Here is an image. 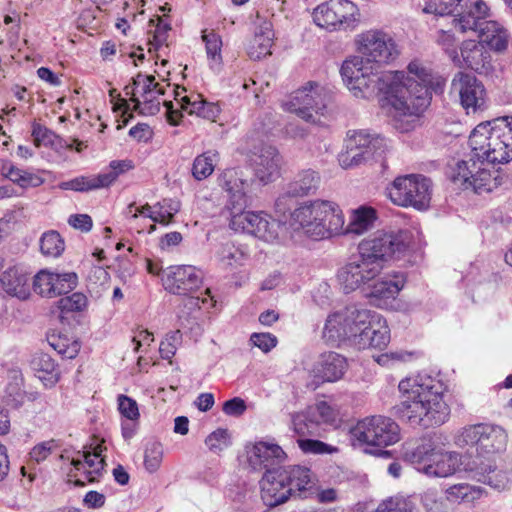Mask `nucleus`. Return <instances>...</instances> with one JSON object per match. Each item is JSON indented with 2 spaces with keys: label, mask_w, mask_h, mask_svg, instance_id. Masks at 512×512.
I'll use <instances>...</instances> for the list:
<instances>
[{
  "label": "nucleus",
  "mask_w": 512,
  "mask_h": 512,
  "mask_svg": "<svg viewBox=\"0 0 512 512\" xmlns=\"http://www.w3.org/2000/svg\"><path fill=\"white\" fill-rule=\"evenodd\" d=\"M156 21H157V24L153 31V39L149 40V43L151 45H154L155 48L157 49L158 47L166 44V41L168 39V33H169L171 27H170L169 23L165 22L160 17H157ZM154 22H155V20L151 19L149 21V24L152 25V24H154Z\"/></svg>",
  "instance_id": "0e129e2a"
},
{
  "label": "nucleus",
  "mask_w": 512,
  "mask_h": 512,
  "mask_svg": "<svg viewBox=\"0 0 512 512\" xmlns=\"http://www.w3.org/2000/svg\"><path fill=\"white\" fill-rule=\"evenodd\" d=\"M87 305V298L82 293H73L70 296L62 297L58 301V308L61 313L79 312Z\"/></svg>",
  "instance_id": "864d4df0"
},
{
  "label": "nucleus",
  "mask_w": 512,
  "mask_h": 512,
  "mask_svg": "<svg viewBox=\"0 0 512 512\" xmlns=\"http://www.w3.org/2000/svg\"><path fill=\"white\" fill-rule=\"evenodd\" d=\"M218 161V153L216 151H206L198 155L192 165V175L198 180L208 178L214 171Z\"/></svg>",
  "instance_id": "de8ad7c7"
},
{
  "label": "nucleus",
  "mask_w": 512,
  "mask_h": 512,
  "mask_svg": "<svg viewBox=\"0 0 512 512\" xmlns=\"http://www.w3.org/2000/svg\"><path fill=\"white\" fill-rule=\"evenodd\" d=\"M124 92L127 96H130V101L134 103V109L144 115H155L160 111L161 102L159 97L165 93L162 87L151 92H145V95L139 98L137 93L134 92V88H130L129 85L124 88Z\"/></svg>",
  "instance_id": "c9c22d12"
},
{
  "label": "nucleus",
  "mask_w": 512,
  "mask_h": 512,
  "mask_svg": "<svg viewBox=\"0 0 512 512\" xmlns=\"http://www.w3.org/2000/svg\"><path fill=\"white\" fill-rule=\"evenodd\" d=\"M393 75L392 83H387L379 96L382 105H389L395 115L420 117L431 102L430 88L435 79L431 69L414 60L407 67V75L403 71H393Z\"/></svg>",
  "instance_id": "7ed1b4c3"
},
{
  "label": "nucleus",
  "mask_w": 512,
  "mask_h": 512,
  "mask_svg": "<svg viewBox=\"0 0 512 512\" xmlns=\"http://www.w3.org/2000/svg\"><path fill=\"white\" fill-rule=\"evenodd\" d=\"M337 413L327 402L321 401L309 406L304 412L292 415L293 430L299 436L314 434V429L320 424L335 422Z\"/></svg>",
  "instance_id": "a211bd4d"
},
{
  "label": "nucleus",
  "mask_w": 512,
  "mask_h": 512,
  "mask_svg": "<svg viewBox=\"0 0 512 512\" xmlns=\"http://www.w3.org/2000/svg\"><path fill=\"white\" fill-rule=\"evenodd\" d=\"M319 176L313 170H304L300 172L295 179L288 185V194L293 197L305 196L316 190L319 184Z\"/></svg>",
  "instance_id": "79ce46f5"
},
{
  "label": "nucleus",
  "mask_w": 512,
  "mask_h": 512,
  "mask_svg": "<svg viewBox=\"0 0 512 512\" xmlns=\"http://www.w3.org/2000/svg\"><path fill=\"white\" fill-rule=\"evenodd\" d=\"M274 44V30L270 21H261L250 40L247 53L253 60H260L272 54V46Z\"/></svg>",
  "instance_id": "c756f323"
},
{
  "label": "nucleus",
  "mask_w": 512,
  "mask_h": 512,
  "mask_svg": "<svg viewBox=\"0 0 512 512\" xmlns=\"http://www.w3.org/2000/svg\"><path fill=\"white\" fill-rule=\"evenodd\" d=\"M153 208L155 213L147 214L148 218L154 223H160L164 226L173 222L175 214L180 210V202L173 199H163L157 202Z\"/></svg>",
  "instance_id": "49530a36"
},
{
  "label": "nucleus",
  "mask_w": 512,
  "mask_h": 512,
  "mask_svg": "<svg viewBox=\"0 0 512 512\" xmlns=\"http://www.w3.org/2000/svg\"><path fill=\"white\" fill-rule=\"evenodd\" d=\"M477 166L478 163L473 160L459 162L455 169L454 180L462 181L464 184L470 186Z\"/></svg>",
  "instance_id": "69168bd1"
},
{
  "label": "nucleus",
  "mask_w": 512,
  "mask_h": 512,
  "mask_svg": "<svg viewBox=\"0 0 512 512\" xmlns=\"http://www.w3.org/2000/svg\"><path fill=\"white\" fill-rule=\"evenodd\" d=\"M246 206H229L230 209V227L239 232L254 234L256 223L259 219V212L245 211Z\"/></svg>",
  "instance_id": "ea45409f"
},
{
  "label": "nucleus",
  "mask_w": 512,
  "mask_h": 512,
  "mask_svg": "<svg viewBox=\"0 0 512 512\" xmlns=\"http://www.w3.org/2000/svg\"><path fill=\"white\" fill-rule=\"evenodd\" d=\"M469 145L478 159L488 163H508L512 160V118L477 125L470 134Z\"/></svg>",
  "instance_id": "39448f33"
},
{
  "label": "nucleus",
  "mask_w": 512,
  "mask_h": 512,
  "mask_svg": "<svg viewBox=\"0 0 512 512\" xmlns=\"http://www.w3.org/2000/svg\"><path fill=\"white\" fill-rule=\"evenodd\" d=\"M480 42L496 53H503L508 49L511 35L508 29L498 21H485L483 27L477 32Z\"/></svg>",
  "instance_id": "7c9ffc66"
},
{
  "label": "nucleus",
  "mask_w": 512,
  "mask_h": 512,
  "mask_svg": "<svg viewBox=\"0 0 512 512\" xmlns=\"http://www.w3.org/2000/svg\"><path fill=\"white\" fill-rule=\"evenodd\" d=\"M404 457L416 469L429 477L446 478L454 475L462 464L461 455L455 451H445L431 440L425 441Z\"/></svg>",
  "instance_id": "6e6552de"
},
{
  "label": "nucleus",
  "mask_w": 512,
  "mask_h": 512,
  "mask_svg": "<svg viewBox=\"0 0 512 512\" xmlns=\"http://www.w3.org/2000/svg\"><path fill=\"white\" fill-rule=\"evenodd\" d=\"M58 447L59 445L54 439L38 443L30 451V458L40 463L46 460Z\"/></svg>",
  "instance_id": "680f3d73"
},
{
  "label": "nucleus",
  "mask_w": 512,
  "mask_h": 512,
  "mask_svg": "<svg viewBox=\"0 0 512 512\" xmlns=\"http://www.w3.org/2000/svg\"><path fill=\"white\" fill-rule=\"evenodd\" d=\"M406 278L403 273L393 272L377 278L367 287V295L378 301L382 306L389 300H394L403 289Z\"/></svg>",
  "instance_id": "5701e85b"
},
{
  "label": "nucleus",
  "mask_w": 512,
  "mask_h": 512,
  "mask_svg": "<svg viewBox=\"0 0 512 512\" xmlns=\"http://www.w3.org/2000/svg\"><path fill=\"white\" fill-rule=\"evenodd\" d=\"M130 88H134V92L141 98L145 95V92H151L162 87L155 81L154 76L139 73L133 78V84Z\"/></svg>",
  "instance_id": "4d7b16f0"
},
{
  "label": "nucleus",
  "mask_w": 512,
  "mask_h": 512,
  "mask_svg": "<svg viewBox=\"0 0 512 512\" xmlns=\"http://www.w3.org/2000/svg\"><path fill=\"white\" fill-rule=\"evenodd\" d=\"M407 248L406 232L377 231L362 239L357 252L339 269V284L346 293L367 288L381 275L385 263L400 258Z\"/></svg>",
  "instance_id": "f257e3e1"
},
{
  "label": "nucleus",
  "mask_w": 512,
  "mask_h": 512,
  "mask_svg": "<svg viewBox=\"0 0 512 512\" xmlns=\"http://www.w3.org/2000/svg\"><path fill=\"white\" fill-rule=\"evenodd\" d=\"M399 411L412 425L424 428L442 425L448 420L450 409L444 401L442 387L429 376L408 377L400 381Z\"/></svg>",
  "instance_id": "f03ea898"
},
{
  "label": "nucleus",
  "mask_w": 512,
  "mask_h": 512,
  "mask_svg": "<svg viewBox=\"0 0 512 512\" xmlns=\"http://www.w3.org/2000/svg\"><path fill=\"white\" fill-rule=\"evenodd\" d=\"M31 368L45 386H53L60 379V372L50 355L38 353L31 360Z\"/></svg>",
  "instance_id": "f704fd0d"
},
{
  "label": "nucleus",
  "mask_w": 512,
  "mask_h": 512,
  "mask_svg": "<svg viewBox=\"0 0 512 512\" xmlns=\"http://www.w3.org/2000/svg\"><path fill=\"white\" fill-rule=\"evenodd\" d=\"M2 175L21 188H36L44 183L40 174L20 169L11 162H4L1 168Z\"/></svg>",
  "instance_id": "58836bf2"
},
{
  "label": "nucleus",
  "mask_w": 512,
  "mask_h": 512,
  "mask_svg": "<svg viewBox=\"0 0 512 512\" xmlns=\"http://www.w3.org/2000/svg\"><path fill=\"white\" fill-rule=\"evenodd\" d=\"M355 45L359 55L378 68L393 62L399 55L393 37L379 29L360 33L355 39Z\"/></svg>",
  "instance_id": "f8f14e48"
},
{
  "label": "nucleus",
  "mask_w": 512,
  "mask_h": 512,
  "mask_svg": "<svg viewBox=\"0 0 512 512\" xmlns=\"http://www.w3.org/2000/svg\"><path fill=\"white\" fill-rule=\"evenodd\" d=\"M351 1L330 0L318 5L312 13L314 23L324 29L334 31L349 24L348 9H351Z\"/></svg>",
  "instance_id": "6ab92c4d"
},
{
  "label": "nucleus",
  "mask_w": 512,
  "mask_h": 512,
  "mask_svg": "<svg viewBox=\"0 0 512 512\" xmlns=\"http://www.w3.org/2000/svg\"><path fill=\"white\" fill-rule=\"evenodd\" d=\"M456 2L455 0L443 1V0H429L426 3L424 12L435 14L439 16L452 15L455 18Z\"/></svg>",
  "instance_id": "bf43d9fd"
},
{
  "label": "nucleus",
  "mask_w": 512,
  "mask_h": 512,
  "mask_svg": "<svg viewBox=\"0 0 512 512\" xmlns=\"http://www.w3.org/2000/svg\"><path fill=\"white\" fill-rule=\"evenodd\" d=\"M202 278L201 271L195 266L177 265L164 272L162 282L168 292L188 296L200 288Z\"/></svg>",
  "instance_id": "dca6fc26"
},
{
  "label": "nucleus",
  "mask_w": 512,
  "mask_h": 512,
  "mask_svg": "<svg viewBox=\"0 0 512 512\" xmlns=\"http://www.w3.org/2000/svg\"><path fill=\"white\" fill-rule=\"evenodd\" d=\"M385 149L383 138L363 130L355 131L348 139L347 150L339 156V163L345 169L358 166L375 156H381Z\"/></svg>",
  "instance_id": "4468645a"
},
{
  "label": "nucleus",
  "mask_w": 512,
  "mask_h": 512,
  "mask_svg": "<svg viewBox=\"0 0 512 512\" xmlns=\"http://www.w3.org/2000/svg\"><path fill=\"white\" fill-rule=\"evenodd\" d=\"M322 338L331 344L347 340L345 309L328 315L322 330Z\"/></svg>",
  "instance_id": "4c0bfd02"
},
{
  "label": "nucleus",
  "mask_w": 512,
  "mask_h": 512,
  "mask_svg": "<svg viewBox=\"0 0 512 512\" xmlns=\"http://www.w3.org/2000/svg\"><path fill=\"white\" fill-rule=\"evenodd\" d=\"M47 340L49 345L64 358L73 359L80 351L79 342L66 334L52 332L48 335Z\"/></svg>",
  "instance_id": "37998d69"
},
{
  "label": "nucleus",
  "mask_w": 512,
  "mask_h": 512,
  "mask_svg": "<svg viewBox=\"0 0 512 512\" xmlns=\"http://www.w3.org/2000/svg\"><path fill=\"white\" fill-rule=\"evenodd\" d=\"M112 183L113 176L110 175L80 176L69 181L59 183L58 187L61 190L86 192L94 189L108 187Z\"/></svg>",
  "instance_id": "e433bc0d"
},
{
  "label": "nucleus",
  "mask_w": 512,
  "mask_h": 512,
  "mask_svg": "<svg viewBox=\"0 0 512 512\" xmlns=\"http://www.w3.org/2000/svg\"><path fill=\"white\" fill-rule=\"evenodd\" d=\"M28 277L17 267H9L0 276V284L3 290L19 299H26L29 296Z\"/></svg>",
  "instance_id": "473e14b6"
},
{
  "label": "nucleus",
  "mask_w": 512,
  "mask_h": 512,
  "mask_svg": "<svg viewBox=\"0 0 512 512\" xmlns=\"http://www.w3.org/2000/svg\"><path fill=\"white\" fill-rule=\"evenodd\" d=\"M247 458L253 469L260 470L282 462L286 454L279 445L261 441L247 447Z\"/></svg>",
  "instance_id": "bb28decb"
},
{
  "label": "nucleus",
  "mask_w": 512,
  "mask_h": 512,
  "mask_svg": "<svg viewBox=\"0 0 512 512\" xmlns=\"http://www.w3.org/2000/svg\"><path fill=\"white\" fill-rule=\"evenodd\" d=\"M490 164L481 162L473 174L470 186L477 193L491 192L500 186H508L512 182L509 175L504 174L500 168L490 167Z\"/></svg>",
  "instance_id": "a878e982"
},
{
  "label": "nucleus",
  "mask_w": 512,
  "mask_h": 512,
  "mask_svg": "<svg viewBox=\"0 0 512 512\" xmlns=\"http://www.w3.org/2000/svg\"><path fill=\"white\" fill-rule=\"evenodd\" d=\"M164 457L163 445L159 442H150L144 450V468L148 473H155L161 467Z\"/></svg>",
  "instance_id": "8fccbe9b"
},
{
  "label": "nucleus",
  "mask_w": 512,
  "mask_h": 512,
  "mask_svg": "<svg viewBox=\"0 0 512 512\" xmlns=\"http://www.w3.org/2000/svg\"><path fill=\"white\" fill-rule=\"evenodd\" d=\"M351 435L360 444L378 447L393 445L400 439L397 423L380 415L359 421Z\"/></svg>",
  "instance_id": "ddd939ff"
},
{
  "label": "nucleus",
  "mask_w": 512,
  "mask_h": 512,
  "mask_svg": "<svg viewBox=\"0 0 512 512\" xmlns=\"http://www.w3.org/2000/svg\"><path fill=\"white\" fill-rule=\"evenodd\" d=\"M375 512H416V506L410 497L396 495L383 500Z\"/></svg>",
  "instance_id": "3c124183"
},
{
  "label": "nucleus",
  "mask_w": 512,
  "mask_h": 512,
  "mask_svg": "<svg viewBox=\"0 0 512 512\" xmlns=\"http://www.w3.org/2000/svg\"><path fill=\"white\" fill-rule=\"evenodd\" d=\"M180 340L181 333L179 330L168 333L160 343L159 352L161 357L170 360L175 355Z\"/></svg>",
  "instance_id": "052dcab7"
},
{
  "label": "nucleus",
  "mask_w": 512,
  "mask_h": 512,
  "mask_svg": "<svg viewBox=\"0 0 512 512\" xmlns=\"http://www.w3.org/2000/svg\"><path fill=\"white\" fill-rule=\"evenodd\" d=\"M387 194L398 206L425 210L431 201V181L423 175L400 176L387 188Z\"/></svg>",
  "instance_id": "9b49d317"
},
{
  "label": "nucleus",
  "mask_w": 512,
  "mask_h": 512,
  "mask_svg": "<svg viewBox=\"0 0 512 512\" xmlns=\"http://www.w3.org/2000/svg\"><path fill=\"white\" fill-rule=\"evenodd\" d=\"M205 444L210 451L219 453L230 445V435L226 429H217L208 435Z\"/></svg>",
  "instance_id": "6e6d98bb"
},
{
  "label": "nucleus",
  "mask_w": 512,
  "mask_h": 512,
  "mask_svg": "<svg viewBox=\"0 0 512 512\" xmlns=\"http://www.w3.org/2000/svg\"><path fill=\"white\" fill-rule=\"evenodd\" d=\"M250 342L264 353H268L277 345V337L271 333H253Z\"/></svg>",
  "instance_id": "774afa93"
},
{
  "label": "nucleus",
  "mask_w": 512,
  "mask_h": 512,
  "mask_svg": "<svg viewBox=\"0 0 512 512\" xmlns=\"http://www.w3.org/2000/svg\"><path fill=\"white\" fill-rule=\"evenodd\" d=\"M281 157L273 147H266L252 159L255 176L263 183L273 181L280 174Z\"/></svg>",
  "instance_id": "c85d7f7f"
},
{
  "label": "nucleus",
  "mask_w": 512,
  "mask_h": 512,
  "mask_svg": "<svg viewBox=\"0 0 512 512\" xmlns=\"http://www.w3.org/2000/svg\"><path fill=\"white\" fill-rule=\"evenodd\" d=\"M452 85L458 91L461 105L467 114L484 109L486 91L474 76L460 73L454 78Z\"/></svg>",
  "instance_id": "412c9836"
},
{
  "label": "nucleus",
  "mask_w": 512,
  "mask_h": 512,
  "mask_svg": "<svg viewBox=\"0 0 512 512\" xmlns=\"http://www.w3.org/2000/svg\"><path fill=\"white\" fill-rule=\"evenodd\" d=\"M288 476L282 468L267 470L261 479V498L266 506L275 507L286 502L292 495Z\"/></svg>",
  "instance_id": "aec40b11"
},
{
  "label": "nucleus",
  "mask_w": 512,
  "mask_h": 512,
  "mask_svg": "<svg viewBox=\"0 0 512 512\" xmlns=\"http://www.w3.org/2000/svg\"><path fill=\"white\" fill-rule=\"evenodd\" d=\"M377 219V212L373 207L362 205L351 210L349 222L344 224L341 234L361 235L370 230Z\"/></svg>",
  "instance_id": "2f4dec72"
},
{
  "label": "nucleus",
  "mask_w": 512,
  "mask_h": 512,
  "mask_svg": "<svg viewBox=\"0 0 512 512\" xmlns=\"http://www.w3.org/2000/svg\"><path fill=\"white\" fill-rule=\"evenodd\" d=\"M78 283L74 272L56 273L48 269L40 270L33 280L35 292L45 297H56L72 291Z\"/></svg>",
  "instance_id": "f3484780"
},
{
  "label": "nucleus",
  "mask_w": 512,
  "mask_h": 512,
  "mask_svg": "<svg viewBox=\"0 0 512 512\" xmlns=\"http://www.w3.org/2000/svg\"><path fill=\"white\" fill-rule=\"evenodd\" d=\"M256 224L253 234L255 237L269 243L276 242L279 239L282 226L268 214L259 212V219Z\"/></svg>",
  "instance_id": "c03bdc74"
},
{
  "label": "nucleus",
  "mask_w": 512,
  "mask_h": 512,
  "mask_svg": "<svg viewBox=\"0 0 512 512\" xmlns=\"http://www.w3.org/2000/svg\"><path fill=\"white\" fill-rule=\"evenodd\" d=\"M65 249V244L60 234L56 231H49L40 239V250L48 257H59Z\"/></svg>",
  "instance_id": "09e8293b"
},
{
  "label": "nucleus",
  "mask_w": 512,
  "mask_h": 512,
  "mask_svg": "<svg viewBox=\"0 0 512 512\" xmlns=\"http://www.w3.org/2000/svg\"><path fill=\"white\" fill-rule=\"evenodd\" d=\"M447 498L437 497L433 492H426L422 497V503L427 512H449Z\"/></svg>",
  "instance_id": "e2e57ef3"
},
{
  "label": "nucleus",
  "mask_w": 512,
  "mask_h": 512,
  "mask_svg": "<svg viewBox=\"0 0 512 512\" xmlns=\"http://www.w3.org/2000/svg\"><path fill=\"white\" fill-rule=\"evenodd\" d=\"M290 225L314 240H322L341 235L344 215L337 203L317 199L296 208L291 213Z\"/></svg>",
  "instance_id": "20e7f679"
},
{
  "label": "nucleus",
  "mask_w": 512,
  "mask_h": 512,
  "mask_svg": "<svg viewBox=\"0 0 512 512\" xmlns=\"http://www.w3.org/2000/svg\"><path fill=\"white\" fill-rule=\"evenodd\" d=\"M454 443L459 448L474 447L479 457H485L506 448L507 434L495 425H469L456 434Z\"/></svg>",
  "instance_id": "9d476101"
},
{
  "label": "nucleus",
  "mask_w": 512,
  "mask_h": 512,
  "mask_svg": "<svg viewBox=\"0 0 512 512\" xmlns=\"http://www.w3.org/2000/svg\"><path fill=\"white\" fill-rule=\"evenodd\" d=\"M202 40L205 43L207 57L216 63H221V37L214 31L203 30Z\"/></svg>",
  "instance_id": "603ef678"
},
{
  "label": "nucleus",
  "mask_w": 512,
  "mask_h": 512,
  "mask_svg": "<svg viewBox=\"0 0 512 512\" xmlns=\"http://www.w3.org/2000/svg\"><path fill=\"white\" fill-rule=\"evenodd\" d=\"M437 42L446 51L454 63H460V57L457 53L454 35L447 31H440Z\"/></svg>",
  "instance_id": "338daca9"
},
{
  "label": "nucleus",
  "mask_w": 512,
  "mask_h": 512,
  "mask_svg": "<svg viewBox=\"0 0 512 512\" xmlns=\"http://www.w3.org/2000/svg\"><path fill=\"white\" fill-rule=\"evenodd\" d=\"M219 186L230 195V206H247V190L251 180L242 175L240 171L231 169L220 175Z\"/></svg>",
  "instance_id": "cd10ccee"
},
{
  "label": "nucleus",
  "mask_w": 512,
  "mask_h": 512,
  "mask_svg": "<svg viewBox=\"0 0 512 512\" xmlns=\"http://www.w3.org/2000/svg\"><path fill=\"white\" fill-rule=\"evenodd\" d=\"M454 27L461 33L478 32L491 16V9L484 0H455Z\"/></svg>",
  "instance_id": "2eb2a0df"
},
{
  "label": "nucleus",
  "mask_w": 512,
  "mask_h": 512,
  "mask_svg": "<svg viewBox=\"0 0 512 512\" xmlns=\"http://www.w3.org/2000/svg\"><path fill=\"white\" fill-rule=\"evenodd\" d=\"M288 476L287 482L294 492L308 490L312 484V473L309 468L304 466H291L282 468Z\"/></svg>",
  "instance_id": "a18cd8bd"
},
{
  "label": "nucleus",
  "mask_w": 512,
  "mask_h": 512,
  "mask_svg": "<svg viewBox=\"0 0 512 512\" xmlns=\"http://www.w3.org/2000/svg\"><path fill=\"white\" fill-rule=\"evenodd\" d=\"M103 447L98 444L93 452H83L81 458H75L72 460V464L78 471H84L86 473V479L89 482L96 481L104 469V458L102 457Z\"/></svg>",
  "instance_id": "72a5a7b5"
},
{
  "label": "nucleus",
  "mask_w": 512,
  "mask_h": 512,
  "mask_svg": "<svg viewBox=\"0 0 512 512\" xmlns=\"http://www.w3.org/2000/svg\"><path fill=\"white\" fill-rule=\"evenodd\" d=\"M328 100L329 94L324 87L309 82L294 91L282 106L284 110L296 114L304 121L316 124L325 115Z\"/></svg>",
  "instance_id": "1a4fd4ad"
},
{
  "label": "nucleus",
  "mask_w": 512,
  "mask_h": 512,
  "mask_svg": "<svg viewBox=\"0 0 512 512\" xmlns=\"http://www.w3.org/2000/svg\"><path fill=\"white\" fill-rule=\"evenodd\" d=\"M297 443L304 453L331 454L337 451V448L319 440L298 439Z\"/></svg>",
  "instance_id": "13d9d810"
},
{
  "label": "nucleus",
  "mask_w": 512,
  "mask_h": 512,
  "mask_svg": "<svg viewBox=\"0 0 512 512\" xmlns=\"http://www.w3.org/2000/svg\"><path fill=\"white\" fill-rule=\"evenodd\" d=\"M445 494L448 501L472 503L482 498L485 494V490L480 486L459 483L448 487Z\"/></svg>",
  "instance_id": "a19ab883"
},
{
  "label": "nucleus",
  "mask_w": 512,
  "mask_h": 512,
  "mask_svg": "<svg viewBox=\"0 0 512 512\" xmlns=\"http://www.w3.org/2000/svg\"><path fill=\"white\" fill-rule=\"evenodd\" d=\"M348 364L345 357L336 352L322 353L312 367L310 374L317 384L336 382L344 376Z\"/></svg>",
  "instance_id": "4be33fe9"
},
{
  "label": "nucleus",
  "mask_w": 512,
  "mask_h": 512,
  "mask_svg": "<svg viewBox=\"0 0 512 512\" xmlns=\"http://www.w3.org/2000/svg\"><path fill=\"white\" fill-rule=\"evenodd\" d=\"M459 57L460 63H455L456 65L479 73L487 71L491 65V55L480 41H463Z\"/></svg>",
  "instance_id": "b1692460"
},
{
  "label": "nucleus",
  "mask_w": 512,
  "mask_h": 512,
  "mask_svg": "<svg viewBox=\"0 0 512 512\" xmlns=\"http://www.w3.org/2000/svg\"><path fill=\"white\" fill-rule=\"evenodd\" d=\"M117 403L118 411L121 416L132 422H137L139 420L140 412L138 404L134 399L121 394L117 398Z\"/></svg>",
  "instance_id": "5fc2aeb1"
},
{
  "label": "nucleus",
  "mask_w": 512,
  "mask_h": 512,
  "mask_svg": "<svg viewBox=\"0 0 512 512\" xmlns=\"http://www.w3.org/2000/svg\"><path fill=\"white\" fill-rule=\"evenodd\" d=\"M475 477L480 482L488 484L494 489L504 490L508 488L512 480V464L503 467H493L489 458L475 461Z\"/></svg>",
  "instance_id": "393cba45"
},
{
  "label": "nucleus",
  "mask_w": 512,
  "mask_h": 512,
  "mask_svg": "<svg viewBox=\"0 0 512 512\" xmlns=\"http://www.w3.org/2000/svg\"><path fill=\"white\" fill-rule=\"evenodd\" d=\"M347 340L358 349L386 347L390 341L389 328L378 314L364 308H345Z\"/></svg>",
  "instance_id": "0eeeda50"
},
{
  "label": "nucleus",
  "mask_w": 512,
  "mask_h": 512,
  "mask_svg": "<svg viewBox=\"0 0 512 512\" xmlns=\"http://www.w3.org/2000/svg\"><path fill=\"white\" fill-rule=\"evenodd\" d=\"M340 73L351 93L364 99L379 97L386 84L392 83L395 78L393 71L380 72L377 66L360 55L347 58L342 63Z\"/></svg>",
  "instance_id": "423d86ee"
}]
</instances>
